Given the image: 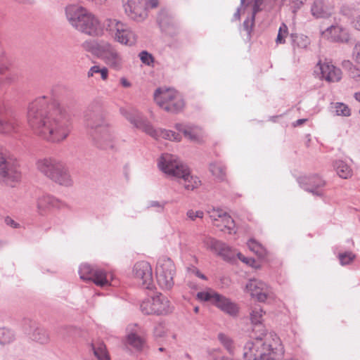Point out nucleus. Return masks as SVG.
<instances>
[{"instance_id":"1","label":"nucleus","mask_w":360,"mask_h":360,"mask_svg":"<svg viewBox=\"0 0 360 360\" xmlns=\"http://www.w3.org/2000/svg\"><path fill=\"white\" fill-rule=\"evenodd\" d=\"M27 122L35 134L53 143L65 140L72 129L68 111L56 100L45 96L30 103Z\"/></svg>"},{"instance_id":"2","label":"nucleus","mask_w":360,"mask_h":360,"mask_svg":"<svg viewBox=\"0 0 360 360\" xmlns=\"http://www.w3.org/2000/svg\"><path fill=\"white\" fill-rule=\"evenodd\" d=\"M84 122L89 129L93 145L102 150L117 151V136L98 101L91 103L84 112Z\"/></svg>"},{"instance_id":"3","label":"nucleus","mask_w":360,"mask_h":360,"mask_svg":"<svg viewBox=\"0 0 360 360\" xmlns=\"http://www.w3.org/2000/svg\"><path fill=\"white\" fill-rule=\"evenodd\" d=\"M158 165L164 173L181 179L186 190L193 191L200 182L198 178L191 175L188 167L174 155L162 154L158 160Z\"/></svg>"},{"instance_id":"4","label":"nucleus","mask_w":360,"mask_h":360,"mask_svg":"<svg viewBox=\"0 0 360 360\" xmlns=\"http://www.w3.org/2000/svg\"><path fill=\"white\" fill-rule=\"evenodd\" d=\"M65 15L70 24L79 31L89 35H98L101 32L99 21L85 8L69 5L65 8Z\"/></svg>"},{"instance_id":"5","label":"nucleus","mask_w":360,"mask_h":360,"mask_svg":"<svg viewBox=\"0 0 360 360\" xmlns=\"http://www.w3.org/2000/svg\"><path fill=\"white\" fill-rule=\"evenodd\" d=\"M120 113L136 128L139 129L155 139L162 138L169 141H179L181 135L171 130L155 129L151 123L136 109L121 108Z\"/></svg>"},{"instance_id":"6","label":"nucleus","mask_w":360,"mask_h":360,"mask_svg":"<svg viewBox=\"0 0 360 360\" xmlns=\"http://www.w3.org/2000/svg\"><path fill=\"white\" fill-rule=\"evenodd\" d=\"M37 169L44 176L56 183L68 186L72 185V179L65 165L53 158H45L37 160Z\"/></svg>"},{"instance_id":"7","label":"nucleus","mask_w":360,"mask_h":360,"mask_svg":"<svg viewBox=\"0 0 360 360\" xmlns=\"http://www.w3.org/2000/svg\"><path fill=\"white\" fill-rule=\"evenodd\" d=\"M20 179L21 174L16 159L0 145V181L7 186L15 187Z\"/></svg>"},{"instance_id":"8","label":"nucleus","mask_w":360,"mask_h":360,"mask_svg":"<svg viewBox=\"0 0 360 360\" xmlns=\"http://www.w3.org/2000/svg\"><path fill=\"white\" fill-rule=\"evenodd\" d=\"M154 100L164 110L176 114L184 108V101L172 89L158 88L154 92Z\"/></svg>"},{"instance_id":"9","label":"nucleus","mask_w":360,"mask_h":360,"mask_svg":"<svg viewBox=\"0 0 360 360\" xmlns=\"http://www.w3.org/2000/svg\"><path fill=\"white\" fill-rule=\"evenodd\" d=\"M103 27L117 42L132 46L136 41V35L130 27L116 19L108 18L103 22Z\"/></svg>"},{"instance_id":"10","label":"nucleus","mask_w":360,"mask_h":360,"mask_svg":"<svg viewBox=\"0 0 360 360\" xmlns=\"http://www.w3.org/2000/svg\"><path fill=\"white\" fill-rule=\"evenodd\" d=\"M176 268L172 260L168 257L160 258L156 266L157 282L164 290H170L174 285Z\"/></svg>"},{"instance_id":"11","label":"nucleus","mask_w":360,"mask_h":360,"mask_svg":"<svg viewBox=\"0 0 360 360\" xmlns=\"http://www.w3.org/2000/svg\"><path fill=\"white\" fill-rule=\"evenodd\" d=\"M97 55L111 68L116 70L122 66V58L116 48L108 42L101 41L96 45Z\"/></svg>"},{"instance_id":"12","label":"nucleus","mask_w":360,"mask_h":360,"mask_svg":"<svg viewBox=\"0 0 360 360\" xmlns=\"http://www.w3.org/2000/svg\"><path fill=\"white\" fill-rule=\"evenodd\" d=\"M141 311L146 315H165L171 310L168 299L159 295L143 300L140 306Z\"/></svg>"},{"instance_id":"13","label":"nucleus","mask_w":360,"mask_h":360,"mask_svg":"<svg viewBox=\"0 0 360 360\" xmlns=\"http://www.w3.org/2000/svg\"><path fill=\"white\" fill-rule=\"evenodd\" d=\"M80 278L84 281H91L96 285L105 287L110 285L105 271L94 268L88 264H83L79 269Z\"/></svg>"},{"instance_id":"14","label":"nucleus","mask_w":360,"mask_h":360,"mask_svg":"<svg viewBox=\"0 0 360 360\" xmlns=\"http://www.w3.org/2000/svg\"><path fill=\"white\" fill-rule=\"evenodd\" d=\"M126 15L136 22L143 21L148 16L146 0H122Z\"/></svg>"},{"instance_id":"15","label":"nucleus","mask_w":360,"mask_h":360,"mask_svg":"<svg viewBox=\"0 0 360 360\" xmlns=\"http://www.w3.org/2000/svg\"><path fill=\"white\" fill-rule=\"evenodd\" d=\"M21 122L11 111L0 104V133L11 134L18 132Z\"/></svg>"},{"instance_id":"16","label":"nucleus","mask_w":360,"mask_h":360,"mask_svg":"<svg viewBox=\"0 0 360 360\" xmlns=\"http://www.w3.org/2000/svg\"><path fill=\"white\" fill-rule=\"evenodd\" d=\"M133 274L143 288L148 290L153 288L152 268L148 262L146 261L136 262L134 266Z\"/></svg>"},{"instance_id":"17","label":"nucleus","mask_w":360,"mask_h":360,"mask_svg":"<svg viewBox=\"0 0 360 360\" xmlns=\"http://www.w3.org/2000/svg\"><path fill=\"white\" fill-rule=\"evenodd\" d=\"M297 182L301 188L314 195L321 197L323 195V188L326 181L318 175L300 176Z\"/></svg>"},{"instance_id":"18","label":"nucleus","mask_w":360,"mask_h":360,"mask_svg":"<svg viewBox=\"0 0 360 360\" xmlns=\"http://www.w3.org/2000/svg\"><path fill=\"white\" fill-rule=\"evenodd\" d=\"M23 330L29 338L40 344H46L49 341V335L46 329L39 325L37 322L25 319L23 321Z\"/></svg>"},{"instance_id":"19","label":"nucleus","mask_w":360,"mask_h":360,"mask_svg":"<svg viewBox=\"0 0 360 360\" xmlns=\"http://www.w3.org/2000/svg\"><path fill=\"white\" fill-rule=\"evenodd\" d=\"M246 290L251 297H255L259 302H265L270 297L271 288L263 281L250 279L246 284Z\"/></svg>"},{"instance_id":"20","label":"nucleus","mask_w":360,"mask_h":360,"mask_svg":"<svg viewBox=\"0 0 360 360\" xmlns=\"http://www.w3.org/2000/svg\"><path fill=\"white\" fill-rule=\"evenodd\" d=\"M126 347L136 352H141L144 349L146 342L143 332L141 328L135 325L134 328L129 331L125 340Z\"/></svg>"},{"instance_id":"21","label":"nucleus","mask_w":360,"mask_h":360,"mask_svg":"<svg viewBox=\"0 0 360 360\" xmlns=\"http://www.w3.org/2000/svg\"><path fill=\"white\" fill-rule=\"evenodd\" d=\"M316 68L319 70L321 78L328 82H338L342 79V71L331 62L319 61Z\"/></svg>"},{"instance_id":"22","label":"nucleus","mask_w":360,"mask_h":360,"mask_svg":"<svg viewBox=\"0 0 360 360\" xmlns=\"http://www.w3.org/2000/svg\"><path fill=\"white\" fill-rule=\"evenodd\" d=\"M63 206V203L55 197L43 194L37 200V209L39 215L44 216L51 209H60Z\"/></svg>"},{"instance_id":"23","label":"nucleus","mask_w":360,"mask_h":360,"mask_svg":"<svg viewBox=\"0 0 360 360\" xmlns=\"http://www.w3.org/2000/svg\"><path fill=\"white\" fill-rule=\"evenodd\" d=\"M17 76L8 71L7 58L0 53V89H6L15 82Z\"/></svg>"},{"instance_id":"24","label":"nucleus","mask_w":360,"mask_h":360,"mask_svg":"<svg viewBox=\"0 0 360 360\" xmlns=\"http://www.w3.org/2000/svg\"><path fill=\"white\" fill-rule=\"evenodd\" d=\"M213 304L231 316H236L238 312V308L235 303L219 293L214 294Z\"/></svg>"},{"instance_id":"25","label":"nucleus","mask_w":360,"mask_h":360,"mask_svg":"<svg viewBox=\"0 0 360 360\" xmlns=\"http://www.w3.org/2000/svg\"><path fill=\"white\" fill-rule=\"evenodd\" d=\"M213 304L231 316H236L238 312V308L235 303L219 293L214 294Z\"/></svg>"},{"instance_id":"26","label":"nucleus","mask_w":360,"mask_h":360,"mask_svg":"<svg viewBox=\"0 0 360 360\" xmlns=\"http://www.w3.org/2000/svg\"><path fill=\"white\" fill-rule=\"evenodd\" d=\"M311 12L316 18H327L330 15V11L323 0H314L311 7Z\"/></svg>"},{"instance_id":"27","label":"nucleus","mask_w":360,"mask_h":360,"mask_svg":"<svg viewBox=\"0 0 360 360\" xmlns=\"http://www.w3.org/2000/svg\"><path fill=\"white\" fill-rule=\"evenodd\" d=\"M209 246L211 250L214 251L217 255L223 257L224 259H226L231 257V249L226 243L215 239H211L209 243Z\"/></svg>"},{"instance_id":"28","label":"nucleus","mask_w":360,"mask_h":360,"mask_svg":"<svg viewBox=\"0 0 360 360\" xmlns=\"http://www.w3.org/2000/svg\"><path fill=\"white\" fill-rule=\"evenodd\" d=\"M333 167L340 177L347 179L352 176V169L344 161L336 160Z\"/></svg>"},{"instance_id":"29","label":"nucleus","mask_w":360,"mask_h":360,"mask_svg":"<svg viewBox=\"0 0 360 360\" xmlns=\"http://www.w3.org/2000/svg\"><path fill=\"white\" fill-rule=\"evenodd\" d=\"M219 223L221 224L220 227H221V231L227 232L229 234L236 233L234 220L226 212H225Z\"/></svg>"},{"instance_id":"30","label":"nucleus","mask_w":360,"mask_h":360,"mask_svg":"<svg viewBox=\"0 0 360 360\" xmlns=\"http://www.w3.org/2000/svg\"><path fill=\"white\" fill-rule=\"evenodd\" d=\"M210 171L219 181H224L225 179L226 167L222 163H211L210 165Z\"/></svg>"},{"instance_id":"31","label":"nucleus","mask_w":360,"mask_h":360,"mask_svg":"<svg viewBox=\"0 0 360 360\" xmlns=\"http://www.w3.org/2000/svg\"><path fill=\"white\" fill-rule=\"evenodd\" d=\"M91 349L98 360H110L105 345L103 342L92 344Z\"/></svg>"},{"instance_id":"32","label":"nucleus","mask_w":360,"mask_h":360,"mask_svg":"<svg viewBox=\"0 0 360 360\" xmlns=\"http://www.w3.org/2000/svg\"><path fill=\"white\" fill-rule=\"evenodd\" d=\"M176 129L184 134L186 138L191 141H195L198 139V134L194 131V129L189 126H185L182 124H176Z\"/></svg>"},{"instance_id":"33","label":"nucleus","mask_w":360,"mask_h":360,"mask_svg":"<svg viewBox=\"0 0 360 360\" xmlns=\"http://www.w3.org/2000/svg\"><path fill=\"white\" fill-rule=\"evenodd\" d=\"M15 340L14 333L6 328H0V344L7 345L11 343Z\"/></svg>"},{"instance_id":"34","label":"nucleus","mask_w":360,"mask_h":360,"mask_svg":"<svg viewBox=\"0 0 360 360\" xmlns=\"http://www.w3.org/2000/svg\"><path fill=\"white\" fill-rule=\"evenodd\" d=\"M263 314L264 311L259 306H256L252 309L250 313V319L252 323L255 325L256 327H262L260 324L262 323Z\"/></svg>"},{"instance_id":"35","label":"nucleus","mask_w":360,"mask_h":360,"mask_svg":"<svg viewBox=\"0 0 360 360\" xmlns=\"http://www.w3.org/2000/svg\"><path fill=\"white\" fill-rule=\"evenodd\" d=\"M290 37L294 46L304 49L309 44V39L307 36L292 34Z\"/></svg>"},{"instance_id":"36","label":"nucleus","mask_w":360,"mask_h":360,"mask_svg":"<svg viewBox=\"0 0 360 360\" xmlns=\"http://www.w3.org/2000/svg\"><path fill=\"white\" fill-rule=\"evenodd\" d=\"M248 248L251 251L257 255L259 257L265 255L266 250L264 247L255 239H250L247 243Z\"/></svg>"},{"instance_id":"37","label":"nucleus","mask_w":360,"mask_h":360,"mask_svg":"<svg viewBox=\"0 0 360 360\" xmlns=\"http://www.w3.org/2000/svg\"><path fill=\"white\" fill-rule=\"evenodd\" d=\"M218 339L230 354L233 353L234 347L231 338L224 333H219L218 335Z\"/></svg>"},{"instance_id":"38","label":"nucleus","mask_w":360,"mask_h":360,"mask_svg":"<svg viewBox=\"0 0 360 360\" xmlns=\"http://www.w3.org/2000/svg\"><path fill=\"white\" fill-rule=\"evenodd\" d=\"M158 22L162 28H165L167 25H169L172 22V18L168 14V12L165 10H162L160 11L158 15Z\"/></svg>"},{"instance_id":"39","label":"nucleus","mask_w":360,"mask_h":360,"mask_svg":"<svg viewBox=\"0 0 360 360\" xmlns=\"http://www.w3.org/2000/svg\"><path fill=\"white\" fill-rule=\"evenodd\" d=\"M210 214V217L214 221V226L217 227L221 226V224L219 223V221L223 217L224 214H225V212H224L221 209H214L213 208L212 210L208 212Z\"/></svg>"},{"instance_id":"40","label":"nucleus","mask_w":360,"mask_h":360,"mask_svg":"<svg viewBox=\"0 0 360 360\" xmlns=\"http://www.w3.org/2000/svg\"><path fill=\"white\" fill-rule=\"evenodd\" d=\"M356 257L352 252H345L338 255V259L341 265L345 266L350 264Z\"/></svg>"},{"instance_id":"41","label":"nucleus","mask_w":360,"mask_h":360,"mask_svg":"<svg viewBox=\"0 0 360 360\" xmlns=\"http://www.w3.org/2000/svg\"><path fill=\"white\" fill-rule=\"evenodd\" d=\"M139 56L140 58L141 61L148 66H151L153 65L155 58L153 55L148 53L147 51H142L139 53Z\"/></svg>"},{"instance_id":"42","label":"nucleus","mask_w":360,"mask_h":360,"mask_svg":"<svg viewBox=\"0 0 360 360\" xmlns=\"http://www.w3.org/2000/svg\"><path fill=\"white\" fill-rule=\"evenodd\" d=\"M215 292H198L197 293L198 300L203 302H210L213 304L214 302V297Z\"/></svg>"},{"instance_id":"43","label":"nucleus","mask_w":360,"mask_h":360,"mask_svg":"<svg viewBox=\"0 0 360 360\" xmlns=\"http://www.w3.org/2000/svg\"><path fill=\"white\" fill-rule=\"evenodd\" d=\"M288 27L285 24L282 23L278 30V33L276 39L277 44H284L285 37L288 35Z\"/></svg>"},{"instance_id":"44","label":"nucleus","mask_w":360,"mask_h":360,"mask_svg":"<svg viewBox=\"0 0 360 360\" xmlns=\"http://www.w3.org/2000/svg\"><path fill=\"white\" fill-rule=\"evenodd\" d=\"M335 112L337 115L342 116H349L350 115V109L344 103H338L335 107Z\"/></svg>"},{"instance_id":"45","label":"nucleus","mask_w":360,"mask_h":360,"mask_svg":"<svg viewBox=\"0 0 360 360\" xmlns=\"http://www.w3.org/2000/svg\"><path fill=\"white\" fill-rule=\"evenodd\" d=\"M254 23V16H251L250 18H247L246 20H244L243 23V28L247 32L248 35H250L252 32Z\"/></svg>"},{"instance_id":"46","label":"nucleus","mask_w":360,"mask_h":360,"mask_svg":"<svg viewBox=\"0 0 360 360\" xmlns=\"http://www.w3.org/2000/svg\"><path fill=\"white\" fill-rule=\"evenodd\" d=\"M186 216L192 221H195L196 218L202 219L204 216V213L202 211L198 210L193 211V210H189L186 212Z\"/></svg>"},{"instance_id":"47","label":"nucleus","mask_w":360,"mask_h":360,"mask_svg":"<svg viewBox=\"0 0 360 360\" xmlns=\"http://www.w3.org/2000/svg\"><path fill=\"white\" fill-rule=\"evenodd\" d=\"M349 74V76L356 82V80L360 77V70L355 67H351Z\"/></svg>"},{"instance_id":"48","label":"nucleus","mask_w":360,"mask_h":360,"mask_svg":"<svg viewBox=\"0 0 360 360\" xmlns=\"http://www.w3.org/2000/svg\"><path fill=\"white\" fill-rule=\"evenodd\" d=\"M353 56L357 63H360V41L357 43L353 51Z\"/></svg>"},{"instance_id":"49","label":"nucleus","mask_w":360,"mask_h":360,"mask_svg":"<svg viewBox=\"0 0 360 360\" xmlns=\"http://www.w3.org/2000/svg\"><path fill=\"white\" fill-rule=\"evenodd\" d=\"M165 205V202H160L159 201H155V200L150 201L149 203L150 207H158L159 209L158 211H160V212L163 210Z\"/></svg>"},{"instance_id":"50","label":"nucleus","mask_w":360,"mask_h":360,"mask_svg":"<svg viewBox=\"0 0 360 360\" xmlns=\"http://www.w3.org/2000/svg\"><path fill=\"white\" fill-rule=\"evenodd\" d=\"M100 70H101V68L98 65H94L92 66L88 73H87V76L88 77H93L94 74L96 73H100Z\"/></svg>"},{"instance_id":"51","label":"nucleus","mask_w":360,"mask_h":360,"mask_svg":"<svg viewBox=\"0 0 360 360\" xmlns=\"http://www.w3.org/2000/svg\"><path fill=\"white\" fill-rule=\"evenodd\" d=\"M5 223L13 228H18L19 226V224L15 222L13 219L9 217H6L4 219Z\"/></svg>"},{"instance_id":"52","label":"nucleus","mask_w":360,"mask_h":360,"mask_svg":"<svg viewBox=\"0 0 360 360\" xmlns=\"http://www.w3.org/2000/svg\"><path fill=\"white\" fill-rule=\"evenodd\" d=\"M100 74L103 80H106L108 77V70L107 68H101Z\"/></svg>"},{"instance_id":"53","label":"nucleus","mask_w":360,"mask_h":360,"mask_svg":"<svg viewBox=\"0 0 360 360\" xmlns=\"http://www.w3.org/2000/svg\"><path fill=\"white\" fill-rule=\"evenodd\" d=\"M238 257L241 261L246 264H249L251 266H252L253 264L255 263V261L254 259H249L245 257H243V255L240 253L238 254Z\"/></svg>"},{"instance_id":"54","label":"nucleus","mask_w":360,"mask_h":360,"mask_svg":"<svg viewBox=\"0 0 360 360\" xmlns=\"http://www.w3.org/2000/svg\"><path fill=\"white\" fill-rule=\"evenodd\" d=\"M260 6L261 4H259L257 3H254V5H253V8H252V15L251 16H254V18H255V15L257 12H259L260 11Z\"/></svg>"},{"instance_id":"55","label":"nucleus","mask_w":360,"mask_h":360,"mask_svg":"<svg viewBox=\"0 0 360 360\" xmlns=\"http://www.w3.org/2000/svg\"><path fill=\"white\" fill-rule=\"evenodd\" d=\"M120 83L124 87L127 88L131 86V83L124 77L120 79Z\"/></svg>"},{"instance_id":"56","label":"nucleus","mask_w":360,"mask_h":360,"mask_svg":"<svg viewBox=\"0 0 360 360\" xmlns=\"http://www.w3.org/2000/svg\"><path fill=\"white\" fill-rule=\"evenodd\" d=\"M158 0H148V2H146L152 8H156L158 6Z\"/></svg>"},{"instance_id":"57","label":"nucleus","mask_w":360,"mask_h":360,"mask_svg":"<svg viewBox=\"0 0 360 360\" xmlns=\"http://www.w3.org/2000/svg\"><path fill=\"white\" fill-rule=\"evenodd\" d=\"M155 333L156 336L162 337L163 336L164 332L162 331V326H159L155 328Z\"/></svg>"},{"instance_id":"58","label":"nucleus","mask_w":360,"mask_h":360,"mask_svg":"<svg viewBox=\"0 0 360 360\" xmlns=\"http://www.w3.org/2000/svg\"><path fill=\"white\" fill-rule=\"evenodd\" d=\"M354 23L355 28L360 31V15L356 18Z\"/></svg>"},{"instance_id":"59","label":"nucleus","mask_w":360,"mask_h":360,"mask_svg":"<svg viewBox=\"0 0 360 360\" xmlns=\"http://www.w3.org/2000/svg\"><path fill=\"white\" fill-rule=\"evenodd\" d=\"M342 65L344 68H348L349 70H350L351 67H354L349 60H344L342 62Z\"/></svg>"},{"instance_id":"60","label":"nucleus","mask_w":360,"mask_h":360,"mask_svg":"<svg viewBox=\"0 0 360 360\" xmlns=\"http://www.w3.org/2000/svg\"><path fill=\"white\" fill-rule=\"evenodd\" d=\"M196 276L203 280L206 279V276L204 274H202L201 272H200L198 270L196 271Z\"/></svg>"},{"instance_id":"61","label":"nucleus","mask_w":360,"mask_h":360,"mask_svg":"<svg viewBox=\"0 0 360 360\" xmlns=\"http://www.w3.org/2000/svg\"><path fill=\"white\" fill-rule=\"evenodd\" d=\"M307 121L306 119H299L296 121V126H299V125H301L302 124H303L304 122H305Z\"/></svg>"},{"instance_id":"62","label":"nucleus","mask_w":360,"mask_h":360,"mask_svg":"<svg viewBox=\"0 0 360 360\" xmlns=\"http://www.w3.org/2000/svg\"><path fill=\"white\" fill-rule=\"evenodd\" d=\"M328 30H330V32H332L333 31H334V32L339 31L340 30V28L339 27H330Z\"/></svg>"},{"instance_id":"63","label":"nucleus","mask_w":360,"mask_h":360,"mask_svg":"<svg viewBox=\"0 0 360 360\" xmlns=\"http://www.w3.org/2000/svg\"><path fill=\"white\" fill-rule=\"evenodd\" d=\"M304 0H292L293 3H295L296 5L300 6L303 4Z\"/></svg>"},{"instance_id":"64","label":"nucleus","mask_w":360,"mask_h":360,"mask_svg":"<svg viewBox=\"0 0 360 360\" xmlns=\"http://www.w3.org/2000/svg\"><path fill=\"white\" fill-rule=\"evenodd\" d=\"M354 97L358 101L360 102V92L356 93Z\"/></svg>"}]
</instances>
